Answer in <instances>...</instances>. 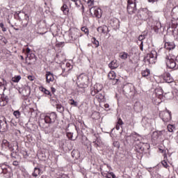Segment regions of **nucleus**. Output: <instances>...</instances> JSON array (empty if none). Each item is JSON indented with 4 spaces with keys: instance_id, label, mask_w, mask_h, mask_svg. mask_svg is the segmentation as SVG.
I'll return each instance as SVG.
<instances>
[{
    "instance_id": "obj_59",
    "label": "nucleus",
    "mask_w": 178,
    "mask_h": 178,
    "mask_svg": "<svg viewBox=\"0 0 178 178\" xmlns=\"http://www.w3.org/2000/svg\"><path fill=\"white\" fill-rule=\"evenodd\" d=\"M1 40H3L4 44H8V40H6L5 39V38H3V36H1Z\"/></svg>"
},
{
    "instance_id": "obj_12",
    "label": "nucleus",
    "mask_w": 178,
    "mask_h": 178,
    "mask_svg": "<svg viewBox=\"0 0 178 178\" xmlns=\"http://www.w3.org/2000/svg\"><path fill=\"white\" fill-rule=\"evenodd\" d=\"M110 24L111 27H113V29H119L120 24V22L117 18H113L111 20Z\"/></svg>"
},
{
    "instance_id": "obj_4",
    "label": "nucleus",
    "mask_w": 178,
    "mask_h": 178,
    "mask_svg": "<svg viewBox=\"0 0 178 178\" xmlns=\"http://www.w3.org/2000/svg\"><path fill=\"white\" fill-rule=\"evenodd\" d=\"M56 118H58V115L55 112L47 113L44 116V122L47 124H52V123H55L56 121Z\"/></svg>"
},
{
    "instance_id": "obj_2",
    "label": "nucleus",
    "mask_w": 178,
    "mask_h": 178,
    "mask_svg": "<svg viewBox=\"0 0 178 178\" xmlns=\"http://www.w3.org/2000/svg\"><path fill=\"white\" fill-rule=\"evenodd\" d=\"M122 91L129 97H134V94H136V88H134V85L131 83H127L122 88Z\"/></svg>"
},
{
    "instance_id": "obj_6",
    "label": "nucleus",
    "mask_w": 178,
    "mask_h": 178,
    "mask_svg": "<svg viewBox=\"0 0 178 178\" xmlns=\"http://www.w3.org/2000/svg\"><path fill=\"white\" fill-rule=\"evenodd\" d=\"M165 112L166 113H160V117L161 118L164 123H168V122H170V120H172V112H170L168 109L165 110Z\"/></svg>"
},
{
    "instance_id": "obj_30",
    "label": "nucleus",
    "mask_w": 178,
    "mask_h": 178,
    "mask_svg": "<svg viewBox=\"0 0 178 178\" xmlns=\"http://www.w3.org/2000/svg\"><path fill=\"white\" fill-rule=\"evenodd\" d=\"M162 24H161V22H156L155 26H154V30L155 33H158L159 31V29H161Z\"/></svg>"
},
{
    "instance_id": "obj_57",
    "label": "nucleus",
    "mask_w": 178,
    "mask_h": 178,
    "mask_svg": "<svg viewBox=\"0 0 178 178\" xmlns=\"http://www.w3.org/2000/svg\"><path fill=\"white\" fill-rule=\"evenodd\" d=\"M13 165L14 166H18V165H19V162H17V161H13Z\"/></svg>"
},
{
    "instance_id": "obj_38",
    "label": "nucleus",
    "mask_w": 178,
    "mask_h": 178,
    "mask_svg": "<svg viewBox=\"0 0 178 178\" xmlns=\"http://www.w3.org/2000/svg\"><path fill=\"white\" fill-rule=\"evenodd\" d=\"M69 103H70V105H72V106H77V105H79L77 102L74 101V99H70Z\"/></svg>"
},
{
    "instance_id": "obj_13",
    "label": "nucleus",
    "mask_w": 178,
    "mask_h": 178,
    "mask_svg": "<svg viewBox=\"0 0 178 178\" xmlns=\"http://www.w3.org/2000/svg\"><path fill=\"white\" fill-rule=\"evenodd\" d=\"M145 37H147V35L141 34L138 38V41H140V44L139 45V47H140V49L141 51H144V42H143V40H145Z\"/></svg>"
},
{
    "instance_id": "obj_54",
    "label": "nucleus",
    "mask_w": 178,
    "mask_h": 178,
    "mask_svg": "<svg viewBox=\"0 0 178 178\" xmlns=\"http://www.w3.org/2000/svg\"><path fill=\"white\" fill-rule=\"evenodd\" d=\"M28 79L30 80V81H33L34 80V76H28Z\"/></svg>"
},
{
    "instance_id": "obj_46",
    "label": "nucleus",
    "mask_w": 178,
    "mask_h": 178,
    "mask_svg": "<svg viewBox=\"0 0 178 178\" xmlns=\"http://www.w3.org/2000/svg\"><path fill=\"white\" fill-rule=\"evenodd\" d=\"M113 145H114V147H115L116 148L120 147V144L119 143L118 141L113 142Z\"/></svg>"
},
{
    "instance_id": "obj_16",
    "label": "nucleus",
    "mask_w": 178,
    "mask_h": 178,
    "mask_svg": "<svg viewBox=\"0 0 178 178\" xmlns=\"http://www.w3.org/2000/svg\"><path fill=\"white\" fill-rule=\"evenodd\" d=\"M0 170L1 172V175H3L4 177H10V171H9L8 168H2L0 167Z\"/></svg>"
},
{
    "instance_id": "obj_32",
    "label": "nucleus",
    "mask_w": 178,
    "mask_h": 178,
    "mask_svg": "<svg viewBox=\"0 0 178 178\" xmlns=\"http://www.w3.org/2000/svg\"><path fill=\"white\" fill-rule=\"evenodd\" d=\"M3 101V104L2 102H0V105L1 106H5V105H6L8 104V102H9V97L8 96H6L4 98L2 99Z\"/></svg>"
},
{
    "instance_id": "obj_19",
    "label": "nucleus",
    "mask_w": 178,
    "mask_h": 178,
    "mask_svg": "<svg viewBox=\"0 0 178 178\" xmlns=\"http://www.w3.org/2000/svg\"><path fill=\"white\" fill-rule=\"evenodd\" d=\"M155 92H156V96L159 99L162 98V95H163V90L162 89V88L159 87L156 88Z\"/></svg>"
},
{
    "instance_id": "obj_37",
    "label": "nucleus",
    "mask_w": 178,
    "mask_h": 178,
    "mask_svg": "<svg viewBox=\"0 0 178 178\" xmlns=\"http://www.w3.org/2000/svg\"><path fill=\"white\" fill-rule=\"evenodd\" d=\"M21 79H22V76H20V75H18V76L13 78V81L14 83H19V81H20Z\"/></svg>"
},
{
    "instance_id": "obj_33",
    "label": "nucleus",
    "mask_w": 178,
    "mask_h": 178,
    "mask_svg": "<svg viewBox=\"0 0 178 178\" xmlns=\"http://www.w3.org/2000/svg\"><path fill=\"white\" fill-rule=\"evenodd\" d=\"M129 57V54L123 51V52H121L120 54V58L121 59H123L124 60H126V59H127V58Z\"/></svg>"
},
{
    "instance_id": "obj_25",
    "label": "nucleus",
    "mask_w": 178,
    "mask_h": 178,
    "mask_svg": "<svg viewBox=\"0 0 178 178\" xmlns=\"http://www.w3.org/2000/svg\"><path fill=\"white\" fill-rule=\"evenodd\" d=\"M77 39V35L72 31H70L68 34V41H74V40Z\"/></svg>"
},
{
    "instance_id": "obj_53",
    "label": "nucleus",
    "mask_w": 178,
    "mask_h": 178,
    "mask_svg": "<svg viewBox=\"0 0 178 178\" xmlns=\"http://www.w3.org/2000/svg\"><path fill=\"white\" fill-rule=\"evenodd\" d=\"M31 49L30 48L27 47L26 49V56H27V58H29V55H30V52H31Z\"/></svg>"
},
{
    "instance_id": "obj_28",
    "label": "nucleus",
    "mask_w": 178,
    "mask_h": 178,
    "mask_svg": "<svg viewBox=\"0 0 178 178\" xmlns=\"http://www.w3.org/2000/svg\"><path fill=\"white\" fill-rule=\"evenodd\" d=\"M61 10L63 13L64 15H68L69 13V7H67V5L63 4V6L61 7Z\"/></svg>"
},
{
    "instance_id": "obj_63",
    "label": "nucleus",
    "mask_w": 178,
    "mask_h": 178,
    "mask_svg": "<svg viewBox=\"0 0 178 178\" xmlns=\"http://www.w3.org/2000/svg\"><path fill=\"white\" fill-rule=\"evenodd\" d=\"M52 0H45L44 4L47 5V2H51Z\"/></svg>"
},
{
    "instance_id": "obj_64",
    "label": "nucleus",
    "mask_w": 178,
    "mask_h": 178,
    "mask_svg": "<svg viewBox=\"0 0 178 178\" xmlns=\"http://www.w3.org/2000/svg\"><path fill=\"white\" fill-rule=\"evenodd\" d=\"M149 2H156L158 0H148Z\"/></svg>"
},
{
    "instance_id": "obj_50",
    "label": "nucleus",
    "mask_w": 178,
    "mask_h": 178,
    "mask_svg": "<svg viewBox=\"0 0 178 178\" xmlns=\"http://www.w3.org/2000/svg\"><path fill=\"white\" fill-rule=\"evenodd\" d=\"M111 80H113L112 84L113 86H115V84H118V83H119V79H118L114 78V79H111Z\"/></svg>"
},
{
    "instance_id": "obj_1",
    "label": "nucleus",
    "mask_w": 178,
    "mask_h": 178,
    "mask_svg": "<svg viewBox=\"0 0 178 178\" xmlns=\"http://www.w3.org/2000/svg\"><path fill=\"white\" fill-rule=\"evenodd\" d=\"M78 88L77 91L78 92H81V94H83V92H86V88L88 87V84H87L88 81V76H87L85 74H80L78 77Z\"/></svg>"
},
{
    "instance_id": "obj_27",
    "label": "nucleus",
    "mask_w": 178,
    "mask_h": 178,
    "mask_svg": "<svg viewBox=\"0 0 178 178\" xmlns=\"http://www.w3.org/2000/svg\"><path fill=\"white\" fill-rule=\"evenodd\" d=\"M149 59H156L158 58V54L155 50H152L151 54H149Z\"/></svg>"
},
{
    "instance_id": "obj_52",
    "label": "nucleus",
    "mask_w": 178,
    "mask_h": 178,
    "mask_svg": "<svg viewBox=\"0 0 178 178\" xmlns=\"http://www.w3.org/2000/svg\"><path fill=\"white\" fill-rule=\"evenodd\" d=\"M0 27L2 29V31H3V32L6 31V28L4 27L3 23L1 22L0 24Z\"/></svg>"
},
{
    "instance_id": "obj_23",
    "label": "nucleus",
    "mask_w": 178,
    "mask_h": 178,
    "mask_svg": "<svg viewBox=\"0 0 178 178\" xmlns=\"http://www.w3.org/2000/svg\"><path fill=\"white\" fill-rule=\"evenodd\" d=\"M163 80L165 81V83H173V78L169 73H167L165 76L163 78Z\"/></svg>"
},
{
    "instance_id": "obj_45",
    "label": "nucleus",
    "mask_w": 178,
    "mask_h": 178,
    "mask_svg": "<svg viewBox=\"0 0 178 178\" xmlns=\"http://www.w3.org/2000/svg\"><path fill=\"white\" fill-rule=\"evenodd\" d=\"M142 124L143 126H147V124H148V122H147V118H144L142 119Z\"/></svg>"
},
{
    "instance_id": "obj_41",
    "label": "nucleus",
    "mask_w": 178,
    "mask_h": 178,
    "mask_svg": "<svg viewBox=\"0 0 178 178\" xmlns=\"http://www.w3.org/2000/svg\"><path fill=\"white\" fill-rule=\"evenodd\" d=\"M106 178H116V175L113 172H110L106 175Z\"/></svg>"
},
{
    "instance_id": "obj_15",
    "label": "nucleus",
    "mask_w": 178,
    "mask_h": 178,
    "mask_svg": "<svg viewBox=\"0 0 178 178\" xmlns=\"http://www.w3.org/2000/svg\"><path fill=\"white\" fill-rule=\"evenodd\" d=\"M175 47L176 45H175L173 42H165L164 44V48H165V49H168L169 51L175 49Z\"/></svg>"
},
{
    "instance_id": "obj_3",
    "label": "nucleus",
    "mask_w": 178,
    "mask_h": 178,
    "mask_svg": "<svg viewBox=\"0 0 178 178\" xmlns=\"http://www.w3.org/2000/svg\"><path fill=\"white\" fill-rule=\"evenodd\" d=\"M137 0L127 1V12L129 15H134L137 12Z\"/></svg>"
},
{
    "instance_id": "obj_40",
    "label": "nucleus",
    "mask_w": 178,
    "mask_h": 178,
    "mask_svg": "<svg viewBox=\"0 0 178 178\" xmlns=\"http://www.w3.org/2000/svg\"><path fill=\"white\" fill-rule=\"evenodd\" d=\"M87 3L89 8H94V0H88Z\"/></svg>"
},
{
    "instance_id": "obj_8",
    "label": "nucleus",
    "mask_w": 178,
    "mask_h": 178,
    "mask_svg": "<svg viewBox=\"0 0 178 178\" xmlns=\"http://www.w3.org/2000/svg\"><path fill=\"white\" fill-rule=\"evenodd\" d=\"M90 13H93L94 16H95V17H97V19H99L102 17V10H101V8L94 7V8H90Z\"/></svg>"
},
{
    "instance_id": "obj_58",
    "label": "nucleus",
    "mask_w": 178,
    "mask_h": 178,
    "mask_svg": "<svg viewBox=\"0 0 178 178\" xmlns=\"http://www.w3.org/2000/svg\"><path fill=\"white\" fill-rule=\"evenodd\" d=\"M8 23H9V24H10L11 27H13L14 29V30H16L17 31H18L19 29L14 28L13 24H10V21H8Z\"/></svg>"
},
{
    "instance_id": "obj_60",
    "label": "nucleus",
    "mask_w": 178,
    "mask_h": 178,
    "mask_svg": "<svg viewBox=\"0 0 178 178\" xmlns=\"http://www.w3.org/2000/svg\"><path fill=\"white\" fill-rule=\"evenodd\" d=\"M104 108H105L106 109L109 108V104H104Z\"/></svg>"
},
{
    "instance_id": "obj_56",
    "label": "nucleus",
    "mask_w": 178,
    "mask_h": 178,
    "mask_svg": "<svg viewBox=\"0 0 178 178\" xmlns=\"http://www.w3.org/2000/svg\"><path fill=\"white\" fill-rule=\"evenodd\" d=\"M72 133H67V136L68 137V138H72Z\"/></svg>"
},
{
    "instance_id": "obj_7",
    "label": "nucleus",
    "mask_w": 178,
    "mask_h": 178,
    "mask_svg": "<svg viewBox=\"0 0 178 178\" xmlns=\"http://www.w3.org/2000/svg\"><path fill=\"white\" fill-rule=\"evenodd\" d=\"M8 131V122H6V118L2 117L0 118V132L5 133Z\"/></svg>"
},
{
    "instance_id": "obj_43",
    "label": "nucleus",
    "mask_w": 178,
    "mask_h": 178,
    "mask_svg": "<svg viewBox=\"0 0 178 178\" xmlns=\"http://www.w3.org/2000/svg\"><path fill=\"white\" fill-rule=\"evenodd\" d=\"M96 98H97V99H104V98H105V96L104 95H102V93H99L96 95Z\"/></svg>"
},
{
    "instance_id": "obj_47",
    "label": "nucleus",
    "mask_w": 178,
    "mask_h": 178,
    "mask_svg": "<svg viewBox=\"0 0 178 178\" xmlns=\"http://www.w3.org/2000/svg\"><path fill=\"white\" fill-rule=\"evenodd\" d=\"M161 163H162L163 166L164 168H165L166 169H168V168H169V165H168V162H166L165 161H163L161 162Z\"/></svg>"
},
{
    "instance_id": "obj_42",
    "label": "nucleus",
    "mask_w": 178,
    "mask_h": 178,
    "mask_svg": "<svg viewBox=\"0 0 178 178\" xmlns=\"http://www.w3.org/2000/svg\"><path fill=\"white\" fill-rule=\"evenodd\" d=\"M24 91L26 92V94L24 95L25 97H29V95H30V94H31V89H30L29 87H27V88L24 90Z\"/></svg>"
},
{
    "instance_id": "obj_48",
    "label": "nucleus",
    "mask_w": 178,
    "mask_h": 178,
    "mask_svg": "<svg viewBox=\"0 0 178 178\" xmlns=\"http://www.w3.org/2000/svg\"><path fill=\"white\" fill-rule=\"evenodd\" d=\"M152 137V138H155L156 140L158 139V138L159 137V136L158 135V132H153Z\"/></svg>"
},
{
    "instance_id": "obj_44",
    "label": "nucleus",
    "mask_w": 178,
    "mask_h": 178,
    "mask_svg": "<svg viewBox=\"0 0 178 178\" xmlns=\"http://www.w3.org/2000/svg\"><path fill=\"white\" fill-rule=\"evenodd\" d=\"M13 115H14V116H15V118H20V111H14Z\"/></svg>"
},
{
    "instance_id": "obj_17",
    "label": "nucleus",
    "mask_w": 178,
    "mask_h": 178,
    "mask_svg": "<svg viewBox=\"0 0 178 178\" xmlns=\"http://www.w3.org/2000/svg\"><path fill=\"white\" fill-rule=\"evenodd\" d=\"M141 75H142V77H145L147 79H150V77H151V71L149 70V69H146L145 70H143L141 72Z\"/></svg>"
},
{
    "instance_id": "obj_10",
    "label": "nucleus",
    "mask_w": 178,
    "mask_h": 178,
    "mask_svg": "<svg viewBox=\"0 0 178 178\" xmlns=\"http://www.w3.org/2000/svg\"><path fill=\"white\" fill-rule=\"evenodd\" d=\"M101 90H102V85L96 84L94 86V90H91L90 94L94 97L95 95H97V94H98Z\"/></svg>"
},
{
    "instance_id": "obj_61",
    "label": "nucleus",
    "mask_w": 178,
    "mask_h": 178,
    "mask_svg": "<svg viewBox=\"0 0 178 178\" xmlns=\"http://www.w3.org/2000/svg\"><path fill=\"white\" fill-rule=\"evenodd\" d=\"M11 158H14V159H16V156H13V153L10 154Z\"/></svg>"
},
{
    "instance_id": "obj_49",
    "label": "nucleus",
    "mask_w": 178,
    "mask_h": 178,
    "mask_svg": "<svg viewBox=\"0 0 178 178\" xmlns=\"http://www.w3.org/2000/svg\"><path fill=\"white\" fill-rule=\"evenodd\" d=\"M81 31H83L85 34H88V29L85 26L81 28Z\"/></svg>"
},
{
    "instance_id": "obj_24",
    "label": "nucleus",
    "mask_w": 178,
    "mask_h": 178,
    "mask_svg": "<svg viewBox=\"0 0 178 178\" xmlns=\"http://www.w3.org/2000/svg\"><path fill=\"white\" fill-rule=\"evenodd\" d=\"M51 102H53V104L54 105H56L57 110L58 111V112H62L63 111V106H62V105L60 104H58V102L55 99H52Z\"/></svg>"
},
{
    "instance_id": "obj_22",
    "label": "nucleus",
    "mask_w": 178,
    "mask_h": 178,
    "mask_svg": "<svg viewBox=\"0 0 178 178\" xmlns=\"http://www.w3.org/2000/svg\"><path fill=\"white\" fill-rule=\"evenodd\" d=\"M171 16L173 19H178V7H175L171 11Z\"/></svg>"
},
{
    "instance_id": "obj_34",
    "label": "nucleus",
    "mask_w": 178,
    "mask_h": 178,
    "mask_svg": "<svg viewBox=\"0 0 178 178\" xmlns=\"http://www.w3.org/2000/svg\"><path fill=\"white\" fill-rule=\"evenodd\" d=\"M40 173H41V170L38 168H35L34 172L33 173V176H34V177H37V176L40 175Z\"/></svg>"
},
{
    "instance_id": "obj_35",
    "label": "nucleus",
    "mask_w": 178,
    "mask_h": 178,
    "mask_svg": "<svg viewBox=\"0 0 178 178\" xmlns=\"http://www.w3.org/2000/svg\"><path fill=\"white\" fill-rule=\"evenodd\" d=\"M40 90L42 91V92H44L46 95H51V92L44 87H40Z\"/></svg>"
},
{
    "instance_id": "obj_51",
    "label": "nucleus",
    "mask_w": 178,
    "mask_h": 178,
    "mask_svg": "<svg viewBox=\"0 0 178 178\" xmlns=\"http://www.w3.org/2000/svg\"><path fill=\"white\" fill-rule=\"evenodd\" d=\"M117 124H120L121 126H123L124 123H123V121L122 120V118H118V119Z\"/></svg>"
},
{
    "instance_id": "obj_5",
    "label": "nucleus",
    "mask_w": 178,
    "mask_h": 178,
    "mask_svg": "<svg viewBox=\"0 0 178 178\" xmlns=\"http://www.w3.org/2000/svg\"><path fill=\"white\" fill-rule=\"evenodd\" d=\"M167 67L168 69H175L176 67L177 69V63L175 61V59L171 57L170 55L165 56V60Z\"/></svg>"
},
{
    "instance_id": "obj_39",
    "label": "nucleus",
    "mask_w": 178,
    "mask_h": 178,
    "mask_svg": "<svg viewBox=\"0 0 178 178\" xmlns=\"http://www.w3.org/2000/svg\"><path fill=\"white\" fill-rule=\"evenodd\" d=\"M168 131H170V133H173V130H175V126H173L172 124H168Z\"/></svg>"
},
{
    "instance_id": "obj_11",
    "label": "nucleus",
    "mask_w": 178,
    "mask_h": 178,
    "mask_svg": "<svg viewBox=\"0 0 178 178\" xmlns=\"http://www.w3.org/2000/svg\"><path fill=\"white\" fill-rule=\"evenodd\" d=\"M97 31H98V33H102V34L107 35L108 33H109V28L107 26L104 25V26L98 27Z\"/></svg>"
},
{
    "instance_id": "obj_31",
    "label": "nucleus",
    "mask_w": 178,
    "mask_h": 178,
    "mask_svg": "<svg viewBox=\"0 0 178 178\" xmlns=\"http://www.w3.org/2000/svg\"><path fill=\"white\" fill-rule=\"evenodd\" d=\"M108 77L110 80H114L116 79V73H115L113 71H110Z\"/></svg>"
},
{
    "instance_id": "obj_9",
    "label": "nucleus",
    "mask_w": 178,
    "mask_h": 178,
    "mask_svg": "<svg viewBox=\"0 0 178 178\" xmlns=\"http://www.w3.org/2000/svg\"><path fill=\"white\" fill-rule=\"evenodd\" d=\"M73 69V66L70 65V63H66L65 67L63 68V73L62 76L63 77H67V75L69 74V72Z\"/></svg>"
},
{
    "instance_id": "obj_21",
    "label": "nucleus",
    "mask_w": 178,
    "mask_h": 178,
    "mask_svg": "<svg viewBox=\"0 0 178 178\" xmlns=\"http://www.w3.org/2000/svg\"><path fill=\"white\" fill-rule=\"evenodd\" d=\"M71 155H72V158H74V159H79L80 152H79V150H77V149H74V150H72Z\"/></svg>"
},
{
    "instance_id": "obj_62",
    "label": "nucleus",
    "mask_w": 178,
    "mask_h": 178,
    "mask_svg": "<svg viewBox=\"0 0 178 178\" xmlns=\"http://www.w3.org/2000/svg\"><path fill=\"white\" fill-rule=\"evenodd\" d=\"M51 91L52 92H55V91H56V89H55L54 88H51Z\"/></svg>"
},
{
    "instance_id": "obj_26",
    "label": "nucleus",
    "mask_w": 178,
    "mask_h": 178,
    "mask_svg": "<svg viewBox=\"0 0 178 178\" xmlns=\"http://www.w3.org/2000/svg\"><path fill=\"white\" fill-rule=\"evenodd\" d=\"M134 108L137 112H141V111H143V106H141L140 102H136Z\"/></svg>"
},
{
    "instance_id": "obj_55",
    "label": "nucleus",
    "mask_w": 178,
    "mask_h": 178,
    "mask_svg": "<svg viewBox=\"0 0 178 178\" xmlns=\"http://www.w3.org/2000/svg\"><path fill=\"white\" fill-rule=\"evenodd\" d=\"M120 126H122V125L116 124V125H115L116 130H120Z\"/></svg>"
},
{
    "instance_id": "obj_36",
    "label": "nucleus",
    "mask_w": 178,
    "mask_h": 178,
    "mask_svg": "<svg viewBox=\"0 0 178 178\" xmlns=\"http://www.w3.org/2000/svg\"><path fill=\"white\" fill-rule=\"evenodd\" d=\"M92 44H94V45L96 48H98V47H99V42L98 40H97V39L95 38H92Z\"/></svg>"
},
{
    "instance_id": "obj_29",
    "label": "nucleus",
    "mask_w": 178,
    "mask_h": 178,
    "mask_svg": "<svg viewBox=\"0 0 178 178\" xmlns=\"http://www.w3.org/2000/svg\"><path fill=\"white\" fill-rule=\"evenodd\" d=\"M74 2L77 8H80L81 6L82 9H84V6L81 3V0H71Z\"/></svg>"
},
{
    "instance_id": "obj_14",
    "label": "nucleus",
    "mask_w": 178,
    "mask_h": 178,
    "mask_svg": "<svg viewBox=\"0 0 178 178\" xmlns=\"http://www.w3.org/2000/svg\"><path fill=\"white\" fill-rule=\"evenodd\" d=\"M9 148L10 151H13V149H12V147H10V144L9 142H8L6 140H3L1 143V148L2 149H6V148Z\"/></svg>"
},
{
    "instance_id": "obj_18",
    "label": "nucleus",
    "mask_w": 178,
    "mask_h": 178,
    "mask_svg": "<svg viewBox=\"0 0 178 178\" xmlns=\"http://www.w3.org/2000/svg\"><path fill=\"white\" fill-rule=\"evenodd\" d=\"M55 78L54 77V74L51 73V72H47L46 74V80L47 83H51V81H54Z\"/></svg>"
},
{
    "instance_id": "obj_20",
    "label": "nucleus",
    "mask_w": 178,
    "mask_h": 178,
    "mask_svg": "<svg viewBox=\"0 0 178 178\" xmlns=\"http://www.w3.org/2000/svg\"><path fill=\"white\" fill-rule=\"evenodd\" d=\"M108 67L111 70H113L114 69H118V67H119V64H118L116 60H114L108 64Z\"/></svg>"
}]
</instances>
